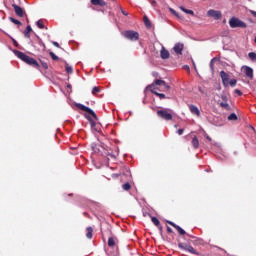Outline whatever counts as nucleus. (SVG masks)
<instances>
[{"label":"nucleus","instance_id":"53","mask_svg":"<svg viewBox=\"0 0 256 256\" xmlns=\"http://www.w3.org/2000/svg\"><path fill=\"white\" fill-rule=\"evenodd\" d=\"M185 69H187V71H189V66H185Z\"/></svg>","mask_w":256,"mask_h":256},{"label":"nucleus","instance_id":"8","mask_svg":"<svg viewBox=\"0 0 256 256\" xmlns=\"http://www.w3.org/2000/svg\"><path fill=\"white\" fill-rule=\"evenodd\" d=\"M147 89L151 91V93L156 95V97H159V99H167V96H165V94L155 91V85H148Z\"/></svg>","mask_w":256,"mask_h":256},{"label":"nucleus","instance_id":"10","mask_svg":"<svg viewBox=\"0 0 256 256\" xmlns=\"http://www.w3.org/2000/svg\"><path fill=\"white\" fill-rule=\"evenodd\" d=\"M12 7H13L17 17H24L25 16V10H23V8H21L19 5L12 4Z\"/></svg>","mask_w":256,"mask_h":256},{"label":"nucleus","instance_id":"17","mask_svg":"<svg viewBox=\"0 0 256 256\" xmlns=\"http://www.w3.org/2000/svg\"><path fill=\"white\" fill-rule=\"evenodd\" d=\"M86 119L90 122L91 125V129H94V131H97V128H95L97 126V122H95L91 116L89 115H85Z\"/></svg>","mask_w":256,"mask_h":256},{"label":"nucleus","instance_id":"38","mask_svg":"<svg viewBox=\"0 0 256 256\" xmlns=\"http://www.w3.org/2000/svg\"><path fill=\"white\" fill-rule=\"evenodd\" d=\"M214 61H215V58H213L211 61H210V69H211V71H214L215 70V68H214Z\"/></svg>","mask_w":256,"mask_h":256},{"label":"nucleus","instance_id":"19","mask_svg":"<svg viewBox=\"0 0 256 256\" xmlns=\"http://www.w3.org/2000/svg\"><path fill=\"white\" fill-rule=\"evenodd\" d=\"M151 221H152V223H154L156 225V227L159 228L160 231L163 229V226H161V222L159 221V219L157 217H152Z\"/></svg>","mask_w":256,"mask_h":256},{"label":"nucleus","instance_id":"34","mask_svg":"<svg viewBox=\"0 0 256 256\" xmlns=\"http://www.w3.org/2000/svg\"><path fill=\"white\" fill-rule=\"evenodd\" d=\"M99 91H101L99 89V87L95 86L93 89H92V95H97V93H99Z\"/></svg>","mask_w":256,"mask_h":256},{"label":"nucleus","instance_id":"36","mask_svg":"<svg viewBox=\"0 0 256 256\" xmlns=\"http://www.w3.org/2000/svg\"><path fill=\"white\" fill-rule=\"evenodd\" d=\"M107 156L111 157V159H115L117 156L115 155V153H113V151L111 152H107Z\"/></svg>","mask_w":256,"mask_h":256},{"label":"nucleus","instance_id":"39","mask_svg":"<svg viewBox=\"0 0 256 256\" xmlns=\"http://www.w3.org/2000/svg\"><path fill=\"white\" fill-rule=\"evenodd\" d=\"M41 65L44 69H49V65L46 62L41 61Z\"/></svg>","mask_w":256,"mask_h":256},{"label":"nucleus","instance_id":"47","mask_svg":"<svg viewBox=\"0 0 256 256\" xmlns=\"http://www.w3.org/2000/svg\"><path fill=\"white\" fill-rule=\"evenodd\" d=\"M184 131H185L184 129H178L177 133L178 135H183Z\"/></svg>","mask_w":256,"mask_h":256},{"label":"nucleus","instance_id":"49","mask_svg":"<svg viewBox=\"0 0 256 256\" xmlns=\"http://www.w3.org/2000/svg\"><path fill=\"white\" fill-rule=\"evenodd\" d=\"M167 232L168 233H173V229H171V227H167Z\"/></svg>","mask_w":256,"mask_h":256},{"label":"nucleus","instance_id":"21","mask_svg":"<svg viewBox=\"0 0 256 256\" xmlns=\"http://www.w3.org/2000/svg\"><path fill=\"white\" fill-rule=\"evenodd\" d=\"M86 237L87 239H93V227L89 226L86 228Z\"/></svg>","mask_w":256,"mask_h":256},{"label":"nucleus","instance_id":"22","mask_svg":"<svg viewBox=\"0 0 256 256\" xmlns=\"http://www.w3.org/2000/svg\"><path fill=\"white\" fill-rule=\"evenodd\" d=\"M192 145H193L194 149H199V138H197V136L193 137Z\"/></svg>","mask_w":256,"mask_h":256},{"label":"nucleus","instance_id":"4","mask_svg":"<svg viewBox=\"0 0 256 256\" xmlns=\"http://www.w3.org/2000/svg\"><path fill=\"white\" fill-rule=\"evenodd\" d=\"M125 39L129 41H139V33L133 30H126L121 33Z\"/></svg>","mask_w":256,"mask_h":256},{"label":"nucleus","instance_id":"14","mask_svg":"<svg viewBox=\"0 0 256 256\" xmlns=\"http://www.w3.org/2000/svg\"><path fill=\"white\" fill-rule=\"evenodd\" d=\"M189 110L192 115H196V117H201V111H199V108L197 106L190 104Z\"/></svg>","mask_w":256,"mask_h":256},{"label":"nucleus","instance_id":"12","mask_svg":"<svg viewBox=\"0 0 256 256\" xmlns=\"http://www.w3.org/2000/svg\"><path fill=\"white\" fill-rule=\"evenodd\" d=\"M208 17H213V19H221L222 14L221 11H217V10H209L207 12Z\"/></svg>","mask_w":256,"mask_h":256},{"label":"nucleus","instance_id":"29","mask_svg":"<svg viewBox=\"0 0 256 256\" xmlns=\"http://www.w3.org/2000/svg\"><path fill=\"white\" fill-rule=\"evenodd\" d=\"M228 121H237V114L232 113L228 116Z\"/></svg>","mask_w":256,"mask_h":256},{"label":"nucleus","instance_id":"9","mask_svg":"<svg viewBox=\"0 0 256 256\" xmlns=\"http://www.w3.org/2000/svg\"><path fill=\"white\" fill-rule=\"evenodd\" d=\"M183 49H185V45L183 43H176L173 47V51L176 55H183Z\"/></svg>","mask_w":256,"mask_h":256},{"label":"nucleus","instance_id":"2","mask_svg":"<svg viewBox=\"0 0 256 256\" xmlns=\"http://www.w3.org/2000/svg\"><path fill=\"white\" fill-rule=\"evenodd\" d=\"M157 117L160 119H163L164 121H172L173 120V114L171 109L167 108H161L156 111Z\"/></svg>","mask_w":256,"mask_h":256},{"label":"nucleus","instance_id":"32","mask_svg":"<svg viewBox=\"0 0 256 256\" xmlns=\"http://www.w3.org/2000/svg\"><path fill=\"white\" fill-rule=\"evenodd\" d=\"M50 57L53 59V61H59V57L55 55L53 52H49Z\"/></svg>","mask_w":256,"mask_h":256},{"label":"nucleus","instance_id":"18","mask_svg":"<svg viewBox=\"0 0 256 256\" xmlns=\"http://www.w3.org/2000/svg\"><path fill=\"white\" fill-rule=\"evenodd\" d=\"M31 31H33V28H31V25H28L24 31V37H26L27 39H30Z\"/></svg>","mask_w":256,"mask_h":256},{"label":"nucleus","instance_id":"15","mask_svg":"<svg viewBox=\"0 0 256 256\" xmlns=\"http://www.w3.org/2000/svg\"><path fill=\"white\" fill-rule=\"evenodd\" d=\"M160 57H161V59H169L170 53L167 49H165V47H162V49L160 51Z\"/></svg>","mask_w":256,"mask_h":256},{"label":"nucleus","instance_id":"25","mask_svg":"<svg viewBox=\"0 0 256 256\" xmlns=\"http://www.w3.org/2000/svg\"><path fill=\"white\" fill-rule=\"evenodd\" d=\"M143 19L145 27H147V29H151V21L149 20V18L147 16H144Z\"/></svg>","mask_w":256,"mask_h":256},{"label":"nucleus","instance_id":"54","mask_svg":"<svg viewBox=\"0 0 256 256\" xmlns=\"http://www.w3.org/2000/svg\"><path fill=\"white\" fill-rule=\"evenodd\" d=\"M208 141H211V137L207 136Z\"/></svg>","mask_w":256,"mask_h":256},{"label":"nucleus","instance_id":"24","mask_svg":"<svg viewBox=\"0 0 256 256\" xmlns=\"http://www.w3.org/2000/svg\"><path fill=\"white\" fill-rule=\"evenodd\" d=\"M116 241H117V238H115V237L108 238V247H115Z\"/></svg>","mask_w":256,"mask_h":256},{"label":"nucleus","instance_id":"30","mask_svg":"<svg viewBox=\"0 0 256 256\" xmlns=\"http://www.w3.org/2000/svg\"><path fill=\"white\" fill-rule=\"evenodd\" d=\"M9 20L11 21V23H14V25H22L21 21L13 18V17H10Z\"/></svg>","mask_w":256,"mask_h":256},{"label":"nucleus","instance_id":"1","mask_svg":"<svg viewBox=\"0 0 256 256\" xmlns=\"http://www.w3.org/2000/svg\"><path fill=\"white\" fill-rule=\"evenodd\" d=\"M14 55H16L18 59H21V61H23L27 65H30V67H34V69H39V62H37L35 58H32L31 56H28L27 54L19 50H14Z\"/></svg>","mask_w":256,"mask_h":256},{"label":"nucleus","instance_id":"37","mask_svg":"<svg viewBox=\"0 0 256 256\" xmlns=\"http://www.w3.org/2000/svg\"><path fill=\"white\" fill-rule=\"evenodd\" d=\"M221 99H222L223 103H227V101H229V98H228L227 95H225V94H223V95L221 96Z\"/></svg>","mask_w":256,"mask_h":256},{"label":"nucleus","instance_id":"33","mask_svg":"<svg viewBox=\"0 0 256 256\" xmlns=\"http://www.w3.org/2000/svg\"><path fill=\"white\" fill-rule=\"evenodd\" d=\"M66 73H69L71 75L73 73V67L66 65Z\"/></svg>","mask_w":256,"mask_h":256},{"label":"nucleus","instance_id":"50","mask_svg":"<svg viewBox=\"0 0 256 256\" xmlns=\"http://www.w3.org/2000/svg\"><path fill=\"white\" fill-rule=\"evenodd\" d=\"M13 43H14L15 47H18L19 43H17V40L13 39Z\"/></svg>","mask_w":256,"mask_h":256},{"label":"nucleus","instance_id":"44","mask_svg":"<svg viewBox=\"0 0 256 256\" xmlns=\"http://www.w3.org/2000/svg\"><path fill=\"white\" fill-rule=\"evenodd\" d=\"M98 147H99L98 145L92 146L93 151H95V152L99 151V148H98Z\"/></svg>","mask_w":256,"mask_h":256},{"label":"nucleus","instance_id":"48","mask_svg":"<svg viewBox=\"0 0 256 256\" xmlns=\"http://www.w3.org/2000/svg\"><path fill=\"white\" fill-rule=\"evenodd\" d=\"M151 5H152L153 7H155V5H157V1L152 0V1H151Z\"/></svg>","mask_w":256,"mask_h":256},{"label":"nucleus","instance_id":"46","mask_svg":"<svg viewBox=\"0 0 256 256\" xmlns=\"http://www.w3.org/2000/svg\"><path fill=\"white\" fill-rule=\"evenodd\" d=\"M52 45H54V47H57L58 49L61 47L57 42L53 41Z\"/></svg>","mask_w":256,"mask_h":256},{"label":"nucleus","instance_id":"26","mask_svg":"<svg viewBox=\"0 0 256 256\" xmlns=\"http://www.w3.org/2000/svg\"><path fill=\"white\" fill-rule=\"evenodd\" d=\"M220 107H222V109H226V111H231V106H229V103L227 102H221Z\"/></svg>","mask_w":256,"mask_h":256},{"label":"nucleus","instance_id":"40","mask_svg":"<svg viewBox=\"0 0 256 256\" xmlns=\"http://www.w3.org/2000/svg\"><path fill=\"white\" fill-rule=\"evenodd\" d=\"M234 93H236V95H239V97H241V95H243V92H241V90H239V89L234 90Z\"/></svg>","mask_w":256,"mask_h":256},{"label":"nucleus","instance_id":"51","mask_svg":"<svg viewBox=\"0 0 256 256\" xmlns=\"http://www.w3.org/2000/svg\"><path fill=\"white\" fill-rule=\"evenodd\" d=\"M40 45H42V47H44V49H45L46 46L42 41H40Z\"/></svg>","mask_w":256,"mask_h":256},{"label":"nucleus","instance_id":"7","mask_svg":"<svg viewBox=\"0 0 256 256\" xmlns=\"http://www.w3.org/2000/svg\"><path fill=\"white\" fill-rule=\"evenodd\" d=\"M76 107L78 109H80L81 111H84L85 113H88L89 115H92L93 118L97 121V114L95 113V111H93L91 108L83 105V104H76Z\"/></svg>","mask_w":256,"mask_h":256},{"label":"nucleus","instance_id":"42","mask_svg":"<svg viewBox=\"0 0 256 256\" xmlns=\"http://www.w3.org/2000/svg\"><path fill=\"white\" fill-rule=\"evenodd\" d=\"M170 12L173 13V15H176V17H179V13H177L173 8H170Z\"/></svg>","mask_w":256,"mask_h":256},{"label":"nucleus","instance_id":"5","mask_svg":"<svg viewBox=\"0 0 256 256\" xmlns=\"http://www.w3.org/2000/svg\"><path fill=\"white\" fill-rule=\"evenodd\" d=\"M150 85H155V91H161V89L162 91H169L171 89V87L167 85V82L159 79L155 80L154 83ZM159 87H161V89Z\"/></svg>","mask_w":256,"mask_h":256},{"label":"nucleus","instance_id":"23","mask_svg":"<svg viewBox=\"0 0 256 256\" xmlns=\"http://www.w3.org/2000/svg\"><path fill=\"white\" fill-rule=\"evenodd\" d=\"M179 9H181L183 13H186L187 15H195V12H193V10H189L183 6H180Z\"/></svg>","mask_w":256,"mask_h":256},{"label":"nucleus","instance_id":"13","mask_svg":"<svg viewBox=\"0 0 256 256\" xmlns=\"http://www.w3.org/2000/svg\"><path fill=\"white\" fill-rule=\"evenodd\" d=\"M220 77L222 79L224 87H227V85H229V74H227L225 71H221Z\"/></svg>","mask_w":256,"mask_h":256},{"label":"nucleus","instance_id":"55","mask_svg":"<svg viewBox=\"0 0 256 256\" xmlns=\"http://www.w3.org/2000/svg\"><path fill=\"white\" fill-rule=\"evenodd\" d=\"M254 43H256V36H255V39H254Z\"/></svg>","mask_w":256,"mask_h":256},{"label":"nucleus","instance_id":"28","mask_svg":"<svg viewBox=\"0 0 256 256\" xmlns=\"http://www.w3.org/2000/svg\"><path fill=\"white\" fill-rule=\"evenodd\" d=\"M122 189L124 191H130L131 190V184L129 182H126L125 184L122 185Z\"/></svg>","mask_w":256,"mask_h":256},{"label":"nucleus","instance_id":"41","mask_svg":"<svg viewBox=\"0 0 256 256\" xmlns=\"http://www.w3.org/2000/svg\"><path fill=\"white\" fill-rule=\"evenodd\" d=\"M170 12L173 13V15H176V17H179V13H177L173 8H170Z\"/></svg>","mask_w":256,"mask_h":256},{"label":"nucleus","instance_id":"6","mask_svg":"<svg viewBox=\"0 0 256 256\" xmlns=\"http://www.w3.org/2000/svg\"><path fill=\"white\" fill-rule=\"evenodd\" d=\"M179 249H182V251H187L188 253H191L192 255H199V252L193 248V246L187 244V243H178Z\"/></svg>","mask_w":256,"mask_h":256},{"label":"nucleus","instance_id":"43","mask_svg":"<svg viewBox=\"0 0 256 256\" xmlns=\"http://www.w3.org/2000/svg\"><path fill=\"white\" fill-rule=\"evenodd\" d=\"M120 11L122 14L125 15V17H127V15H129V13H127L125 10H123V8L120 7Z\"/></svg>","mask_w":256,"mask_h":256},{"label":"nucleus","instance_id":"27","mask_svg":"<svg viewBox=\"0 0 256 256\" xmlns=\"http://www.w3.org/2000/svg\"><path fill=\"white\" fill-rule=\"evenodd\" d=\"M36 25L39 29H45V22L41 19L36 22Z\"/></svg>","mask_w":256,"mask_h":256},{"label":"nucleus","instance_id":"16","mask_svg":"<svg viewBox=\"0 0 256 256\" xmlns=\"http://www.w3.org/2000/svg\"><path fill=\"white\" fill-rule=\"evenodd\" d=\"M244 73H245L246 77H250V79H253V68L245 66Z\"/></svg>","mask_w":256,"mask_h":256},{"label":"nucleus","instance_id":"3","mask_svg":"<svg viewBox=\"0 0 256 256\" xmlns=\"http://www.w3.org/2000/svg\"><path fill=\"white\" fill-rule=\"evenodd\" d=\"M229 25L232 29H237L240 27V29H247V23L241 21V19L237 17H232L229 20Z\"/></svg>","mask_w":256,"mask_h":256},{"label":"nucleus","instance_id":"11","mask_svg":"<svg viewBox=\"0 0 256 256\" xmlns=\"http://www.w3.org/2000/svg\"><path fill=\"white\" fill-rule=\"evenodd\" d=\"M166 223H168V225H171V227H174V229H176V231H178L179 235H187V232H185L183 230V228H181V226L175 224L172 221H166Z\"/></svg>","mask_w":256,"mask_h":256},{"label":"nucleus","instance_id":"20","mask_svg":"<svg viewBox=\"0 0 256 256\" xmlns=\"http://www.w3.org/2000/svg\"><path fill=\"white\" fill-rule=\"evenodd\" d=\"M92 5H99L100 7H105L107 3L104 2V0H91Z\"/></svg>","mask_w":256,"mask_h":256},{"label":"nucleus","instance_id":"35","mask_svg":"<svg viewBox=\"0 0 256 256\" xmlns=\"http://www.w3.org/2000/svg\"><path fill=\"white\" fill-rule=\"evenodd\" d=\"M229 85L231 87H235L237 85V80L236 79H231L230 82H229Z\"/></svg>","mask_w":256,"mask_h":256},{"label":"nucleus","instance_id":"31","mask_svg":"<svg viewBox=\"0 0 256 256\" xmlns=\"http://www.w3.org/2000/svg\"><path fill=\"white\" fill-rule=\"evenodd\" d=\"M248 57L251 61H256V53L255 52L248 53Z\"/></svg>","mask_w":256,"mask_h":256},{"label":"nucleus","instance_id":"45","mask_svg":"<svg viewBox=\"0 0 256 256\" xmlns=\"http://www.w3.org/2000/svg\"><path fill=\"white\" fill-rule=\"evenodd\" d=\"M249 13H251V15H253V17L256 18V11L255 10H249Z\"/></svg>","mask_w":256,"mask_h":256},{"label":"nucleus","instance_id":"52","mask_svg":"<svg viewBox=\"0 0 256 256\" xmlns=\"http://www.w3.org/2000/svg\"><path fill=\"white\" fill-rule=\"evenodd\" d=\"M67 87H68V89H71V84H68Z\"/></svg>","mask_w":256,"mask_h":256}]
</instances>
